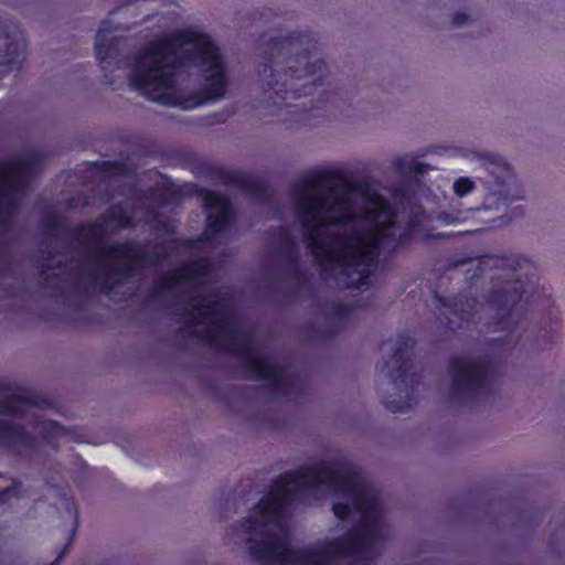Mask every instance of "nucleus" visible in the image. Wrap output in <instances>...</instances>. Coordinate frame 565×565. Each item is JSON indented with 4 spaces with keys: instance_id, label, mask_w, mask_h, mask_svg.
<instances>
[{
    "instance_id": "nucleus-12",
    "label": "nucleus",
    "mask_w": 565,
    "mask_h": 565,
    "mask_svg": "<svg viewBox=\"0 0 565 565\" xmlns=\"http://www.w3.org/2000/svg\"><path fill=\"white\" fill-rule=\"evenodd\" d=\"M487 170L495 179L493 188H490L491 195L499 196V199L504 201L509 200L510 196L514 198L510 192L515 188V181L508 164L501 159H495L493 161H489Z\"/></svg>"
},
{
    "instance_id": "nucleus-5",
    "label": "nucleus",
    "mask_w": 565,
    "mask_h": 565,
    "mask_svg": "<svg viewBox=\"0 0 565 565\" xmlns=\"http://www.w3.org/2000/svg\"><path fill=\"white\" fill-rule=\"evenodd\" d=\"M508 266L512 269L514 285L497 291L491 298V307L495 310L497 321L494 328L509 329L520 317L523 294L522 277H529L533 271L532 264L526 259H511Z\"/></svg>"
},
{
    "instance_id": "nucleus-6",
    "label": "nucleus",
    "mask_w": 565,
    "mask_h": 565,
    "mask_svg": "<svg viewBox=\"0 0 565 565\" xmlns=\"http://www.w3.org/2000/svg\"><path fill=\"white\" fill-rule=\"evenodd\" d=\"M193 321L204 326L207 337L212 339L230 338L236 332L222 305L213 300H204L195 308Z\"/></svg>"
},
{
    "instance_id": "nucleus-10",
    "label": "nucleus",
    "mask_w": 565,
    "mask_h": 565,
    "mask_svg": "<svg viewBox=\"0 0 565 565\" xmlns=\"http://www.w3.org/2000/svg\"><path fill=\"white\" fill-rule=\"evenodd\" d=\"M136 257L137 252L131 245L121 244L107 249L103 248L99 263L108 273L124 277L135 266Z\"/></svg>"
},
{
    "instance_id": "nucleus-19",
    "label": "nucleus",
    "mask_w": 565,
    "mask_h": 565,
    "mask_svg": "<svg viewBox=\"0 0 565 565\" xmlns=\"http://www.w3.org/2000/svg\"><path fill=\"white\" fill-rule=\"evenodd\" d=\"M462 213L458 215H449V214H443L439 216L443 223L445 224H455L460 222L463 217L461 216Z\"/></svg>"
},
{
    "instance_id": "nucleus-21",
    "label": "nucleus",
    "mask_w": 565,
    "mask_h": 565,
    "mask_svg": "<svg viewBox=\"0 0 565 565\" xmlns=\"http://www.w3.org/2000/svg\"><path fill=\"white\" fill-rule=\"evenodd\" d=\"M390 407H391V409H392L393 412H398V411H401V408L395 407V406H393V405H392V406H390Z\"/></svg>"
},
{
    "instance_id": "nucleus-9",
    "label": "nucleus",
    "mask_w": 565,
    "mask_h": 565,
    "mask_svg": "<svg viewBox=\"0 0 565 565\" xmlns=\"http://www.w3.org/2000/svg\"><path fill=\"white\" fill-rule=\"evenodd\" d=\"M30 406V402L20 396H14L7 405L0 407V438L8 446H13L14 441L24 440V430L14 423V417L19 413H24Z\"/></svg>"
},
{
    "instance_id": "nucleus-17",
    "label": "nucleus",
    "mask_w": 565,
    "mask_h": 565,
    "mask_svg": "<svg viewBox=\"0 0 565 565\" xmlns=\"http://www.w3.org/2000/svg\"><path fill=\"white\" fill-rule=\"evenodd\" d=\"M477 185L473 179L469 177H458L452 182V191L456 196L465 198L476 190Z\"/></svg>"
},
{
    "instance_id": "nucleus-20",
    "label": "nucleus",
    "mask_w": 565,
    "mask_h": 565,
    "mask_svg": "<svg viewBox=\"0 0 565 565\" xmlns=\"http://www.w3.org/2000/svg\"><path fill=\"white\" fill-rule=\"evenodd\" d=\"M468 19V15L466 13H457L454 18V23L458 26L465 24L466 20Z\"/></svg>"
},
{
    "instance_id": "nucleus-8",
    "label": "nucleus",
    "mask_w": 565,
    "mask_h": 565,
    "mask_svg": "<svg viewBox=\"0 0 565 565\" xmlns=\"http://www.w3.org/2000/svg\"><path fill=\"white\" fill-rule=\"evenodd\" d=\"M29 178V164L14 160L0 167V211L8 210Z\"/></svg>"
},
{
    "instance_id": "nucleus-7",
    "label": "nucleus",
    "mask_w": 565,
    "mask_h": 565,
    "mask_svg": "<svg viewBox=\"0 0 565 565\" xmlns=\"http://www.w3.org/2000/svg\"><path fill=\"white\" fill-rule=\"evenodd\" d=\"M487 366L479 361L455 359L450 364V376L458 394L477 392L487 379Z\"/></svg>"
},
{
    "instance_id": "nucleus-11",
    "label": "nucleus",
    "mask_w": 565,
    "mask_h": 565,
    "mask_svg": "<svg viewBox=\"0 0 565 565\" xmlns=\"http://www.w3.org/2000/svg\"><path fill=\"white\" fill-rule=\"evenodd\" d=\"M204 206L207 231L212 234L221 232L231 217V207L227 199L220 193L207 192L204 195Z\"/></svg>"
},
{
    "instance_id": "nucleus-18",
    "label": "nucleus",
    "mask_w": 565,
    "mask_h": 565,
    "mask_svg": "<svg viewBox=\"0 0 565 565\" xmlns=\"http://www.w3.org/2000/svg\"><path fill=\"white\" fill-rule=\"evenodd\" d=\"M460 156L467 160H470V161H488V156H486L484 153H481L477 150H461L460 151Z\"/></svg>"
},
{
    "instance_id": "nucleus-2",
    "label": "nucleus",
    "mask_w": 565,
    "mask_h": 565,
    "mask_svg": "<svg viewBox=\"0 0 565 565\" xmlns=\"http://www.w3.org/2000/svg\"><path fill=\"white\" fill-rule=\"evenodd\" d=\"M295 200L315 258L348 287L365 286L379 252L396 248L414 231L375 190L330 186L322 171L296 188Z\"/></svg>"
},
{
    "instance_id": "nucleus-15",
    "label": "nucleus",
    "mask_w": 565,
    "mask_h": 565,
    "mask_svg": "<svg viewBox=\"0 0 565 565\" xmlns=\"http://www.w3.org/2000/svg\"><path fill=\"white\" fill-rule=\"evenodd\" d=\"M205 266L201 263H193L178 269L172 277V284L193 282L201 284L204 279Z\"/></svg>"
},
{
    "instance_id": "nucleus-1",
    "label": "nucleus",
    "mask_w": 565,
    "mask_h": 565,
    "mask_svg": "<svg viewBox=\"0 0 565 565\" xmlns=\"http://www.w3.org/2000/svg\"><path fill=\"white\" fill-rule=\"evenodd\" d=\"M242 529L263 565H338L382 537L384 511L352 466L323 462L279 478Z\"/></svg>"
},
{
    "instance_id": "nucleus-13",
    "label": "nucleus",
    "mask_w": 565,
    "mask_h": 565,
    "mask_svg": "<svg viewBox=\"0 0 565 565\" xmlns=\"http://www.w3.org/2000/svg\"><path fill=\"white\" fill-rule=\"evenodd\" d=\"M113 33L114 30L109 26L108 22H106L99 28L96 36L95 52L104 71H107L111 61L115 60L116 36H114Z\"/></svg>"
},
{
    "instance_id": "nucleus-14",
    "label": "nucleus",
    "mask_w": 565,
    "mask_h": 565,
    "mask_svg": "<svg viewBox=\"0 0 565 565\" xmlns=\"http://www.w3.org/2000/svg\"><path fill=\"white\" fill-rule=\"evenodd\" d=\"M131 223L130 217L126 214V212L113 211L109 215V220H102L94 224L90 228L92 236L99 239L105 233L115 228V227H125L129 226Z\"/></svg>"
},
{
    "instance_id": "nucleus-3",
    "label": "nucleus",
    "mask_w": 565,
    "mask_h": 565,
    "mask_svg": "<svg viewBox=\"0 0 565 565\" xmlns=\"http://www.w3.org/2000/svg\"><path fill=\"white\" fill-rule=\"evenodd\" d=\"M128 81L147 98L185 110L224 97L227 86L222 54L196 29L175 31L145 45L134 58Z\"/></svg>"
},
{
    "instance_id": "nucleus-4",
    "label": "nucleus",
    "mask_w": 565,
    "mask_h": 565,
    "mask_svg": "<svg viewBox=\"0 0 565 565\" xmlns=\"http://www.w3.org/2000/svg\"><path fill=\"white\" fill-rule=\"evenodd\" d=\"M297 67L290 66L291 74H270L266 82L268 89L281 99L297 98L302 94L311 93V87L322 83L326 74V64L312 60L311 55H301Z\"/></svg>"
},
{
    "instance_id": "nucleus-16",
    "label": "nucleus",
    "mask_w": 565,
    "mask_h": 565,
    "mask_svg": "<svg viewBox=\"0 0 565 565\" xmlns=\"http://www.w3.org/2000/svg\"><path fill=\"white\" fill-rule=\"evenodd\" d=\"M252 365L258 379L268 380L273 383H278L281 379L280 369L268 359L257 356L253 359Z\"/></svg>"
}]
</instances>
